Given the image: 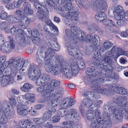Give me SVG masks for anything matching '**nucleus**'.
<instances>
[{
    "instance_id": "1",
    "label": "nucleus",
    "mask_w": 128,
    "mask_h": 128,
    "mask_svg": "<svg viewBox=\"0 0 128 128\" xmlns=\"http://www.w3.org/2000/svg\"><path fill=\"white\" fill-rule=\"evenodd\" d=\"M46 48L44 46L40 47L38 49L36 54V61L39 65L42 64L44 61L45 62L46 70L48 72L46 68L49 66H52L50 68L52 69L56 62V60L54 61L53 58L54 56V52L53 50L51 48H48L45 52Z\"/></svg>"
},
{
    "instance_id": "2",
    "label": "nucleus",
    "mask_w": 128,
    "mask_h": 128,
    "mask_svg": "<svg viewBox=\"0 0 128 128\" xmlns=\"http://www.w3.org/2000/svg\"><path fill=\"white\" fill-rule=\"evenodd\" d=\"M62 58L56 60V62L52 69L50 68L52 66L46 68V70L50 73L53 75L59 74L60 73L64 75L68 79L71 78L72 76V71L70 69L69 64L67 62L64 61Z\"/></svg>"
},
{
    "instance_id": "3",
    "label": "nucleus",
    "mask_w": 128,
    "mask_h": 128,
    "mask_svg": "<svg viewBox=\"0 0 128 128\" xmlns=\"http://www.w3.org/2000/svg\"><path fill=\"white\" fill-rule=\"evenodd\" d=\"M75 102V101L72 99L70 98L66 99L61 104L62 106L64 108L60 109L57 111L58 115L61 117L66 116L65 119L66 120H74L78 119L80 117L79 115L76 110L72 108L68 110L65 108H67L71 106L74 104Z\"/></svg>"
},
{
    "instance_id": "4",
    "label": "nucleus",
    "mask_w": 128,
    "mask_h": 128,
    "mask_svg": "<svg viewBox=\"0 0 128 128\" xmlns=\"http://www.w3.org/2000/svg\"><path fill=\"white\" fill-rule=\"evenodd\" d=\"M108 105H105L103 106L104 113L105 112L109 118V121L110 114H114L115 117L119 121L122 120L124 115V118L126 119H128V117L126 118L125 114V111L123 110H120V106L114 103L111 101L109 102Z\"/></svg>"
},
{
    "instance_id": "5",
    "label": "nucleus",
    "mask_w": 128,
    "mask_h": 128,
    "mask_svg": "<svg viewBox=\"0 0 128 128\" xmlns=\"http://www.w3.org/2000/svg\"><path fill=\"white\" fill-rule=\"evenodd\" d=\"M105 78L100 77L94 80L91 82V86L92 89L96 92L106 96L112 94L114 92V86H110L109 88H104L100 86L103 84L106 80Z\"/></svg>"
},
{
    "instance_id": "6",
    "label": "nucleus",
    "mask_w": 128,
    "mask_h": 128,
    "mask_svg": "<svg viewBox=\"0 0 128 128\" xmlns=\"http://www.w3.org/2000/svg\"><path fill=\"white\" fill-rule=\"evenodd\" d=\"M15 112L13 107L11 105L3 102L2 107L0 108V123L5 124L8 120V117H12L15 114Z\"/></svg>"
},
{
    "instance_id": "7",
    "label": "nucleus",
    "mask_w": 128,
    "mask_h": 128,
    "mask_svg": "<svg viewBox=\"0 0 128 128\" xmlns=\"http://www.w3.org/2000/svg\"><path fill=\"white\" fill-rule=\"evenodd\" d=\"M29 78L34 80H36V83L38 85L44 84L42 78H41V73L39 68L34 64H32L28 69Z\"/></svg>"
},
{
    "instance_id": "8",
    "label": "nucleus",
    "mask_w": 128,
    "mask_h": 128,
    "mask_svg": "<svg viewBox=\"0 0 128 128\" xmlns=\"http://www.w3.org/2000/svg\"><path fill=\"white\" fill-rule=\"evenodd\" d=\"M69 39L70 41L66 44L69 54L76 59H81L82 55L77 48L79 46V44L71 38Z\"/></svg>"
},
{
    "instance_id": "9",
    "label": "nucleus",
    "mask_w": 128,
    "mask_h": 128,
    "mask_svg": "<svg viewBox=\"0 0 128 128\" xmlns=\"http://www.w3.org/2000/svg\"><path fill=\"white\" fill-rule=\"evenodd\" d=\"M108 54L104 55L102 56L101 62L98 63L97 66V67L99 68L106 70H113V68L112 66V62L113 59L116 61V57L114 56H109Z\"/></svg>"
},
{
    "instance_id": "10",
    "label": "nucleus",
    "mask_w": 128,
    "mask_h": 128,
    "mask_svg": "<svg viewBox=\"0 0 128 128\" xmlns=\"http://www.w3.org/2000/svg\"><path fill=\"white\" fill-rule=\"evenodd\" d=\"M34 5L38 10L37 14V17L42 20H45V23L47 26H50L53 23L48 18L49 16L44 14L45 10L44 6L38 2H34Z\"/></svg>"
},
{
    "instance_id": "11",
    "label": "nucleus",
    "mask_w": 128,
    "mask_h": 128,
    "mask_svg": "<svg viewBox=\"0 0 128 128\" xmlns=\"http://www.w3.org/2000/svg\"><path fill=\"white\" fill-rule=\"evenodd\" d=\"M24 61L23 58H21L19 56H13L9 59L8 62H6L5 64L12 66L11 70L16 75L17 73V70L21 67Z\"/></svg>"
},
{
    "instance_id": "12",
    "label": "nucleus",
    "mask_w": 128,
    "mask_h": 128,
    "mask_svg": "<svg viewBox=\"0 0 128 128\" xmlns=\"http://www.w3.org/2000/svg\"><path fill=\"white\" fill-rule=\"evenodd\" d=\"M105 112L103 113V118L98 120L99 122L97 120H94V122H92L90 124V128H109L110 125V122Z\"/></svg>"
},
{
    "instance_id": "13",
    "label": "nucleus",
    "mask_w": 128,
    "mask_h": 128,
    "mask_svg": "<svg viewBox=\"0 0 128 128\" xmlns=\"http://www.w3.org/2000/svg\"><path fill=\"white\" fill-rule=\"evenodd\" d=\"M127 100L126 96H119L115 98H114L113 102L112 101L117 104L118 103L123 107L125 111V114L126 118L128 117V102H127Z\"/></svg>"
},
{
    "instance_id": "14",
    "label": "nucleus",
    "mask_w": 128,
    "mask_h": 128,
    "mask_svg": "<svg viewBox=\"0 0 128 128\" xmlns=\"http://www.w3.org/2000/svg\"><path fill=\"white\" fill-rule=\"evenodd\" d=\"M79 32L81 34L79 35H76V38H77V39L81 42H85L86 44H88V45L89 46H90L92 47L93 36L92 35L88 34L85 38V34L84 31L81 30Z\"/></svg>"
},
{
    "instance_id": "15",
    "label": "nucleus",
    "mask_w": 128,
    "mask_h": 128,
    "mask_svg": "<svg viewBox=\"0 0 128 128\" xmlns=\"http://www.w3.org/2000/svg\"><path fill=\"white\" fill-rule=\"evenodd\" d=\"M71 1L68 0L67 1L64 0V2H67L65 5L61 8V11L60 12L61 15L63 16L66 17L69 14V12H71L73 11L71 10Z\"/></svg>"
},
{
    "instance_id": "16",
    "label": "nucleus",
    "mask_w": 128,
    "mask_h": 128,
    "mask_svg": "<svg viewBox=\"0 0 128 128\" xmlns=\"http://www.w3.org/2000/svg\"><path fill=\"white\" fill-rule=\"evenodd\" d=\"M106 0H96L94 4L97 8L95 10L92 8L94 10L98 12L101 10L102 12L106 11L108 8V5L106 2Z\"/></svg>"
},
{
    "instance_id": "17",
    "label": "nucleus",
    "mask_w": 128,
    "mask_h": 128,
    "mask_svg": "<svg viewBox=\"0 0 128 128\" xmlns=\"http://www.w3.org/2000/svg\"><path fill=\"white\" fill-rule=\"evenodd\" d=\"M1 80V84L3 87L6 86L8 84H12L14 82V79L10 74L3 77Z\"/></svg>"
},
{
    "instance_id": "18",
    "label": "nucleus",
    "mask_w": 128,
    "mask_h": 128,
    "mask_svg": "<svg viewBox=\"0 0 128 128\" xmlns=\"http://www.w3.org/2000/svg\"><path fill=\"white\" fill-rule=\"evenodd\" d=\"M54 90L48 89V88L43 93L42 95L45 99L44 100H41L40 102L42 103H43L50 100L52 97L54 96V95H55L54 94Z\"/></svg>"
},
{
    "instance_id": "19",
    "label": "nucleus",
    "mask_w": 128,
    "mask_h": 128,
    "mask_svg": "<svg viewBox=\"0 0 128 128\" xmlns=\"http://www.w3.org/2000/svg\"><path fill=\"white\" fill-rule=\"evenodd\" d=\"M86 72L88 75L93 76H96L100 75L101 73L98 69L93 67L87 68L86 70Z\"/></svg>"
},
{
    "instance_id": "20",
    "label": "nucleus",
    "mask_w": 128,
    "mask_h": 128,
    "mask_svg": "<svg viewBox=\"0 0 128 128\" xmlns=\"http://www.w3.org/2000/svg\"><path fill=\"white\" fill-rule=\"evenodd\" d=\"M24 104L19 105L16 106L17 112L19 114L25 116L28 114V108Z\"/></svg>"
},
{
    "instance_id": "21",
    "label": "nucleus",
    "mask_w": 128,
    "mask_h": 128,
    "mask_svg": "<svg viewBox=\"0 0 128 128\" xmlns=\"http://www.w3.org/2000/svg\"><path fill=\"white\" fill-rule=\"evenodd\" d=\"M31 65H30L29 64L28 62V60H25L23 62V64L21 67L19 69V74L24 76V75L26 72L25 71L28 70V69H29L30 66Z\"/></svg>"
},
{
    "instance_id": "22",
    "label": "nucleus",
    "mask_w": 128,
    "mask_h": 128,
    "mask_svg": "<svg viewBox=\"0 0 128 128\" xmlns=\"http://www.w3.org/2000/svg\"><path fill=\"white\" fill-rule=\"evenodd\" d=\"M48 42L47 44L50 47L48 48H51L53 50L58 51L60 48V46L55 41L50 39L48 40Z\"/></svg>"
},
{
    "instance_id": "23",
    "label": "nucleus",
    "mask_w": 128,
    "mask_h": 128,
    "mask_svg": "<svg viewBox=\"0 0 128 128\" xmlns=\"http://www.w3.org/2000/svg\"><path fill=\"white\" fill-rule=\"evenodd\" d=\"M32 122L30 119L22 120L19 121V124L21 126L20 127H18L17 126H15L14 128H26L27 126H30Z\"/></svg>"
},
{
    "instance_id": "24",
    "label": "nucleus",
    "mask_w": 128,
    "mask_h": 128,
    "mask_svg": "<svg viewBox=\"0 0 128 128\" xmlns=\"http://www.w3.org/2000/svg\"><path fill=\"white\" fill-rule=\"evenodd\" d=\"M113 45V43L108 40H106L104 43L103 46L100 47V50L103 52L109 49Z\"/></svg>"
},
{
    "instance_id": "25",
    "label": "nucleus",
    "mask_w": 128,
    "mask_h": 128,
    "mask_svg": "<svg viewBox=\"0 0 128 128\" xmlns=\"http://www.w3.org/2000/svg\"><path fill=\"white\" fill-rule=\"evenodd\" d=\"M30 21L25 16H23L21 17V21L19 23V26L21 28H24L28 26L29 24Z\"/></svg>"
},
{
    "instance_id": "26",
    "label": "nucleus",
    "mask_w": 128,
    "mask_h": 128,
    "mask_svg": "<svg viewBox=\"0 0 128 128\" xmlns=\"http://www.w3.org/2000/svg\"><path fill=\"white\" fill-rule=\"evenodd\" d=\"M6 68V65L5 66H3L0 67V80L3 77L11 74L10 72L7 70Z\"/></svg>"
},
{
    "instance_id": "27",
    "label": "nucleus",
    "mask_w": 128,
    "mask_h": 128,
    "mask_svg": "<svg viewBox=\"0 0 128 128\" xmlns=\"http://www.w3.org/2000/svg\"><path fill=\"white\" fill-rule=\"evenodd\" d=\"M4 42V40H2L1 44H0V51H2L5 53H8L10 52L8 48V44L7 42L4 43L2 42Z\"/></svg>"
},
{
    "instance_id": "28",
    "label": "nucleus",
    "mask_w": 128,
    "mask_h": 128,
    "mask_svg": "<svg viewBox=\"0 0 128 128\" xmlns=\"http://www.w3.org/2000/svg\"><path fill=\"white\" fill-rule=\"evenodd\" d=\"M79 118V117L77 119H75L72 120H67V122H62V124L63 126H65L64 128H75L74 127V122L73 121H75L76 120H78Z\"/></svg>"
},
{
    "instance_id": "29",
    "label": "nucleus",
    "mask_w": 128,
    "mask_h": 128,
    "mask_svg": "<svg viewBox=\"0 0 128 128\" xmlns=\"http://www.w3.org/2000/svg\"><path fill=\"white\" fill-rule=\"evenodd\" d=\"M70 64L71 65V68L70 69L72 71L74 74L76 73V72H77L78 71V67L76 61L74 60H70Z\"/></svg>"
},
{
    "instance_id": "30",
    "label": "nucleus",
    "mask_w": 128,
    "mask_h": 128,
    "mask_svg": "<svg viewBox=\"0 0 128 128\" xmlns=\"http://www.w3.org/2000/svg\"><path fill=\"white\" fill-rule=\"evenodd\" d=\"M18 102L21 104L26 105L28 102V101L26 99L25 96L20 95L18 96L17 98Z\"/></svg>"
},
{
    "instance_id": "31",
    "label": "nucleus",
    "mask_w": 128,
    "mask_h": 128,
    "mask_svg": "<svg viewBox=\"0 0 128 128\" xmlns=\"http://www.w3.org/2000/svg\"><path fill=\"white\" fill-rule=\"evenodd\" d=\"M8 38L9 40V41L7 42L8 44V46L10 52H11L13 49H14L15 47V43L14 38L11 36H8Z\"/></svg>"
},
{
    "instance_id": "32",
    "label": "nucleus",
    "mask_w": 128,
    "mask_h": 128,
    "mask_svg": "<svg viewBox=\"0 0 128 128\" xmlns=\"http://www.w3.org/2000/svg\"><path fill=\"white\" fill-rule=\"evenodd\" d=\"M79 14V12L78 10L77 11H72L71 12H69L67 16H70L71 20L77 21L78 19V15Z\"/></svg>"
},
{
    "instance_id": "33",
    "label": "nucleus",
    "mask_w": 128,
    "mask_h": 128,
    "mask_svg": "<svg viewBox=\"0 0 128 128\" xmlns=\"http://www.w3.org/2000/svg\"><path fill=\"white\" fill-rule=\"evenodd\" d=\"M95 18L97 20L101 22L103 21L106 18V15L103 12H100L96 14Z\"/></svg>"
},
{
    "instance_id": "34",
    "label": "nucleus",
    "mask_w": 128,
    "mask_h": 128,
    "mask_svg": "<svg viewBox=\"0 0 128 128\" xmlns=\"http://www.w3.org/2000/svg\"><path fill=\"white\" fill-rule=\"evenodd\" d=\"M34 87L33 86L28 83H25L20 88V90L25 92H29L30 90Z\"/></svg>"
},
{
    "instance_id": "35",
    "label": "nucleus",
    "mask_w": 128,
    "mask_h": 128,
    "mask_svg": "<svg viewBox=\"0 0 128 128\" xmlns=\"http://www.w3.org/2000/svg\"><path fill=\"white\" fill-rule=\"evenodd\" d=\"M90 110L86 112V117L89 120H92L96 119L95 111Z\"/></svg>"
},
{
    "instance_id": "36",
    "label": "nucleus",
    "mask_w": 128,
    "mask_h": 128,
    "mask_svg": "<svg viewBox=\"0 0 128 128\" xmlns=\"http://www.w3.org/2000/svg\"><path fill=\"white\" fill-rule=\"evenodd\" d=\"M9 17L10 20H9V21L11 23H15L18 22H19L20 23L22 17L18 16H10Z\"/></svg>"
},
{
    "instance_id": "37",
    "label": "nucleus",
    "mask_w": 128,
    "mask_h": 128,
    "mask_svg": "<svg viewBox=\"0 0 128 128\" xmlns=\"http://www.w3.org/2000/svg\"><path fill=\"white\" fill-rule=\"evenodd\" d=\"M114 92L116 90H117V92L120 94L127 95L128 94V90L126 88L120 87H118L115 88L114 87Z\"/></svg>"
},
{
    "instance_id": "38",
    "label": "nucleus",
    "mask_w": 128,
    "mask_h": 128,
    "mask_svg": "<svg viewBox=\"0 0 128 128\" xmlns=\"http://www.w3.org/2000/svg\"><path fill=\"white\" fill-rule=\"evenodd\" d=\"M66 33V34L67 35V38L68 39V42L70 41L69 38H71L72 39V40H74L75 41V40H74L75 38L77 39V38H76V35H78V33H76V34L74 33V34H76L75 36H74V35L73 33H72V31H71L69 29H67L65 30Z\"/></svg>"
},
{
    "instance_id": "39",
    "label": "nucleus",
    "mask_w": 128,
    "mask_h": 128,
    "mask_svg": "<svg viewBox=\"0 0 128 128\" xmlns=\"http://www.w3.org/2000/svg\"><path fill=\"white\" fill-rule=\"evenodd\" d=\"M98 40H100L98 36L96 34L94 35L92 39L93 42L92 47L96 50V49L99 46V44L98 43Z\"/></svg>"
},
{
    "instance_id": "40",
    "label": "nucleus",
    "mask_w": 128,
    "mask_h": 128,
    "mask_svg": "<svg viewBox=\"0 0 128 128\" xmlns=\"http://www.w3.org/2000/svg\"><path fill=\"white\" fill-rule=\"evenodd\" d=\"M123 16H118L115 17V19L118 20L116 22L119 26H123L125 22Z\"/></svg>"
},
{
    "instance_id": "41",
    "label": "nucleus",
    "mask_w": 128,
    "mask_h": 128,
    "mask_svg": "<svg viewBox=\"0 0 128 128\" xmlns=\"http://www.w3.org/2000/svg\"><path fill=\"white\" fill-rule=\"evenodd\" d=\"M26 99H28L31 102H33L36 100L34 94L32 93H27L25 94Z\"/></svg>"
},
{
    "instance_id": "42",
    "label": "nucleus",
    "mask_w": 128,
    "mask_h": 128,
    "mask_svg": "<svg viewBox=\"0 0 128 128\" xmlns=\"http://www.w3.org/2000/svg\"><path fill=\"white\" fill-rule=\"evenodd\" d=\"M123 8L122 6H118L116 8L115 10L116 14L118 16H123L124 15V12L123 11Z\"/></svg>"
},
{
    "instance_id": "43",
    "label": "nucleus",
    "mask_w": 128,
    "mask_h": 128,
    "mask_svg": "<svg viewBox=\"0 0 128 128\" xmlns=\"http://www.w3.org/2000/svg\"><path fill=\"white\" fill-rule=\"evenodd\" d=\"M77 59L78 60L77 63L78 67L82 70L85 69V64L84 61L82 59V56H81V59Z\"/></svg>"
},
{
    "instance_id": "44",
    "label": "nucleus",
    "mask_w": 128,
    "mask_h": 128,
    "mask_svg": "<svg viewBox=\"0 0 128 128\" xmlns=\"http://www.w3.org/2000/svg\"><path fill=\"white\" fill-rule=\"evenodd\" d=\"M82 104L85 107L88 108L89 107L92 108L90 107L92 104V102L86 98L82 100Z\"/></svg>"
},
{
    "instance_id": "45",
    "label": "nucleus",
    "mask_w": 128,
    "mask_h": 128,
    "mask_svg": "<svg viewBox=\"0 0 128 128\" xmlns=\"http://www.w3.org/2000/svg\"><path fill=\"white\" fill-rule=\"evenodd\" d=\"M49 88L47 84L41 86L38 88L37 90L38 92L39 93L42 94L43 92H44Z\"/></svg>"
},
{
    "instance_id": "46",
    "label": "nucleus",
    "mask_w": 128,
    "mask_h": 128,
    "mask_svg": "<svg viewBox=\"0 0 128 128\" xmlns=\"http://www.w3.org/2000/svg\"><path fill=\"white\" fill-rule=\"evenodd\" d=\"M100 56L99 54H98V52H95L94 54L92 55V58L94 60V61L96 63V64L97 67L98 63L100 62H99V60L100 59Z\"/></svg>"
},
{
    "instance_id": "47",
    "label": "nucleus",
    "mask_w": 128,
    "mask_h": 128,
    "mask_svg": "<svg viewBox=\"0 0 128 128\" xmlns=\"http://www.w3.org/2000/svg\"><path fill=\"white\" fill-rule=\"evenodd\" d=\"M52 114V113L51 111L49 110L46 112L42 116V118L44 122L49 119L50 118Z\"/></svg>"
},
{
    "instance_id": "48",
    "label": "nucleus",
    "mask_w": 128,
    "mask_h": 128,
    "mask_svg": "<svg viewBox=\"0 0 128 128\" xmlns=\"http://www.w3.org/2000/svg\"><path fill=\"white\" fill-rule=\"evenodd\" d=\"M106 71V74H105V76L106 77L110 78V79L112 80V79L114 78V76H115V74H114L112 72V70H107Z\"/></svg>"
},
{
    "instance_id": "49",
    "label": "nucleus",
    "mask_w": 128,
    "mask_h": 128,
    "mask_svg": "<svg viewBox=\"0 0 128 128\" xmlns=\"http://www.w3.org/2000/svg\"><path fill=\"white\" fill-rule=\"evenodd\" d=\"M118 48V47L116 46H114L112 47L111 49L109 51L108 53V54L110 55H112L115 56L114 55H115L116 54H117Z\"/></svg>"
},
{
    "instance_id": "50",
    "label": "nucleus",
    "mask_w": 128,
    "mask_h": 128,
    "mask_svg": "<svg viewBox=\"0 0 128 128\" xmlns=\"http://www.w3.org/2000/svg\"><path fill=\"white\" fill-rule=\"evenodd\" d=\"M63 90V88H57L55 91V93H54V94H55V95H54V96H56L58 97L61 96L62 95Z\"/></svg>"
},
{
    "instance_id": "51",
    "label": "nucleus",
    "mask_w": 128,
    "mask_h": 128,
    "mask_svg": "<svg viewBox=\"0 0 128 128\" xmlns=\"http://www.w3.org/2000/svg\"><path fill=\"white\" fill-rule=\"evenodd\" d=\"M41 78H42L44 81V84L47 82L50 79V76L48 74H43L40 75Z\"/></svg>"
},
{
    "instance_id": "52",
    "label": "nucleus",
    "mask_w": 128,
    "mask_h": 128,
    "mask_svg": "<svg viewBox=\"0 0 128 128\" xmlns=\"http://www.w3.org/2000/svg\"><path fill=\"white\" fill-rule=\"evenodd\" d=\"M76 2L78 6L80 7H81L82 6H84L85 8H87L90 7V5L89 4H87V5L86 6L85 4H84V2H82V3L80 0H76Z\"/></svg>"
},
{
    "instance_id": "53",
    "label": "nucleus",
    "mask_w": 128,
    "mask_h": 128,
    "mask_svg": "<svg viewBox=\"0 0 128 128\" xmlns=\"http://www.w3.org/2000/svg\"><path fill=\"white\" fill-rule=\"evenodd\" d=\"M76 2L78 6L80 7H81L82 6H84L85 8H87L90 7V5L89 4H87V5L86 6L85 4H84V2H82V3L80 0H76Z\"/></svg>"
},
{
    "instance_id": "54",
    "label": "nucleus",
    "mask_w": 128,
    "mask_h": 128,
    "mask_svg": "<svg viewBox=\"0 0 128 128\" xmlns=\"http://www.w3.org/2000/svg\"><path fill=\"white\" fill-rule=\"evenodd\" d=\"M50 29L54 31V35H57L58 34V30L57 27L53 24L50 26Z\"/></svg>"
},
{
    "instance_id": "55",
    "label": "nucleus",
    "mask_w": 128,
    "mask_h": 128,
    "mask_svg": "<svg viewBox=\"0 0 128 128\" xmlns=\"http://www.w3.org/2000/svg\"><path fill=\"white\" fill-rule=\"evenodd\" d=\"M6 57L5 56H2L0 58V67L1 66H5L6 65V67L8 66L7 64H3V63L6 61Z\"/></svg>"
},
{
    "instance_id": "56",
    "label": "nucleus",
    "mask_w": 128,
    "mask_h": 128,
    "mask_svg": "<svg viewBox=\"0 0 128 128\" xmlns=\"http://www.w3.org/2000/svg\"><path fill=\"white\" fill-rule=\"evenodd\" d=\"M51 86L53 87H56L58 86L60 84V82L55 79H53L50 83Z\"/></svg>"
},
{
    "instance_id": "57",
    "label": "nucleus",
    "mask_w": 128,
    "mask_h": 128,
    "mask_svg": "<svg viewBox=\"0 0 128 128\" xmlns=\"http://www.w3.org/2000/svg\"><path fill=\"white\" fill-rule=\"evenodd\" d=\"M42 118H33V120L34 122L37 124H41L44 122Z\"/></svg>"
},
{
    "instance_id": "58",
    "label": "nucleus",
    "mask_w": 128,
    "mask_h": 128,
    "mask_svg": "<svg viewBox=\"0 0 128 128\" xmlns=\"http://www.w3.org/2000/svg\"><path fill=\"white\" fill-rule=\"evenodd\" d=\"M108 15L109 16L111 17L114 16L115 19V17L118 16V15L116 14V12L115 10L112 9H111L109 10Z\"/></svg>"
},
{
    "instance_id": "59",
    "label": "nucleus",
    "mask_w": 128,
    "mask_h": 128,
    "mask_svg": "<svg viewBox=\"0 0 128 128\" xmlns=\"http://www.w3.org/2000/svg\"><path fill=\"white\" fill-rule=\"evenodd\" d=\"M8 16V14L4 10L2 11L0 15V17L1 19L5 20Z\"/></svg>"
},
{
    "instance_id": "60",
    "label": "nucleus",
    "mask_w": 128,
    "mask_h": 128,
    "mask_svg": "<svg viewBox=\"0 0 128 128\" xmlns=\"http://www.w3.org/2000/svg\"><path fill=\"white\" fill-rule=\"evenodd\" d=\"M103 103L102 102L101 100H98L96 101L94 100L92 103V105H94L95 107H97L99 108L101 104H102Z\"/></svg>"
},
{
    "instance_id": "61",
    "label": "nucleus",
    "mask_w": 128,
    "mask_h": 128,
    "mask_svg": "<svg viewBox=\"0 0 128 128\" xmlns=\"http://www.w3.org/2000/svg\"><path fill=\"white\" fill-rule=\"evenodd\" d=\"M56 98L55 100H53L52 101L51 105L52 106H56L58 104H59L60 100L58 99V98Z\"/></svg>"
},
{
    "instance_id": "62",
    "label": "nucleus",
    "mask_w": 128,
    "mask_h": 128,
    "mask_svg": "<svg viewBox=\"0 0 128 128\" xmlns=\"http://www.w3.org/2000/svg\"><path fill=\"white\" fill-rule=\"evenodd\" d=\"M124 51L120 47H118L117 55L115 57H116V58L120 55H123Z\"/></svg>"
},
{
    "instance_id": "63",
    "label": "nucleus",
    "mask_w": 128,
    "mask_h": 128,
    "mask_svg": "<svg viewBox=\"0 0 128 128\" xmlns=\"http://www.w3.org/2000/svg\"><path fill=\"white\" fill-rule=\"evenodd\" d=\"M29 8H24V12L27 15H31L33 13V11L32 10H30Z\"/></svg>"
},
{
    "instance_id": "64",
    "label": "nucleus",
    "mask_w": 128,
    "mask_h": 128,
    "mask_svg": "<svg viewBox=\"0 0 128 128\" xmlns=\"http://www.w3.org/2000/svg\"><path fill=\"white\" fill-rule=\"evenodd\" d=\"M8 24L6 22H2L0 25V28L2 30H3L8 28Z\"/></svg>"
}]
</instances>
